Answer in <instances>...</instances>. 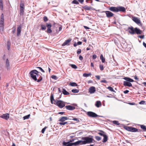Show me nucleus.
<instances>
[{
	"label": "nucleus",
	"instance_id": "f257e3e1",
	"mask_svg": "<svg viewBox=\"0 0 146 146\" xmlns=\"http://www.w3.org/2000/svg\"><path fill=\"white\" fill-rule=\"evenodd\" d=\"M39 72L36 70H34L31 71L29 74L31 77L35 81L37 80V82H39L41 81L42 79V77L38 74Z\"/></svg>",
	"mask_w": 146,
	"mask_h": 146
},
{
	"label": "nucleus",
	"instance_id": "f03ea898",
	"mask_svg": "<svg viewBox=\"0 0 146 146\" xmlns=\"http://www.w3.org/2000/svg\"><path fill=\"white\" fill-rule=\"evenodd\" d=\"M51 103H53V101L55 103V104L58 106L60 108H62L65 106L64 102L61 100L56 101L54 98L53 94L52 93L50 98Z\"/></svg>",
	"mask_w": 146,
	"mask_h": 146
},
{
	"label": "nucleus",
	"instance_id": "7ed1b4c3",
	"mask_svg": "<svg viewBox=\"0 0 146 146\" xmlns=\"http://www.w3.org/2000/svg\"><path fill=\"white\" fill-rule=\"evenodd\" d=\"M82 143L81 145H85L87 143H90L95 142V141L92 138L88 137H83L82 138Z\"/></svg>",
	"mask_w": 146,
	"mask_h": 146
},
{
	"label": "nucleus",
	"instance_id": "20e7f679",
	"mask_svg": "<svg viewBox=\"0 0 146 146\" xmlns=\"http://www.w3.org/2000/svg\"><path fill=\"white\" fill-rule=\"evenodd\" d=\"M125 129L127 131L132 132H136L138 131V129L137 128L131 127L126 126Z\"/></svg>",
	"mask_w": 146,
	"mask_h": 146
},
{
	"label": "nucleus",
	"instance_id": "39448f33",
	"mask_svg": "<svg viewBox=\"0 0 146 146\" xmlns=\"http://www.w3.org/2000/svg\"><path fill=\"white\" fill-rule=\"evenodd\" d=\"M87 114L89 117H94L98 116L101 117V116L98 115L92 111H88L87 112Z\"/></svg>",
	"mask_w": 146,
	"mask_h": 146
},
{
	"label": "nucleus",
	"instance_id": "423d86ee",
	"mask_svg": "<svg viewBox=\"0 0 146 146\" xmlns=\"http://www.w3.org/2000/svg\"><path fill=\"white\" fill-rule=\"evenodd\" d=\"M46 26L47 29L46 31L48 33H50L52 32V30L51 28L52 27V25L50 23H46Z\"/></svg>",
	"mask_w": 146,
	"mask_h": 146
},
{
	"label": "nucleus",
	"instance_id": "0eeeda50",
	"mask_svg": "<svg viewBox=\"0 0 146 146\" xmlns=\"http://www.w3.org/2000/svg\"><path fill=\"white\" fill-rule=\"evenodd\" d=\"M132 19L133 21L137 24H140V25H141V21L137 17H132Z\"/></svg>",
	"mask_w": 146,
	"mask_h": 146
},
{
	"label": "nucleus",
	"instance_id": "6e6552de",
	"mask_svg": "<svg viewBox=\"0 0 146 146\" xmlns=\"http://www.w3.org/2000/svg\"><path fill=\"white\" fill-rule=\"evenodd\" d=\"M128 30L129 32L131 34L133 35L135 33V28L134 29L132 26L128 27Z\"/></svg>",
	"mask_w": 146,
	"mask_h": 146
},
{
	"label": "nucleus",
	"instance_id": "1a4fd4ad",
	"mask_svg": "<svg viewBox=\"0 0 146 146\" xmlns=\"http://www.w3.org/2000/svg\"><path fill=\"white\" fill-rule=\"evenodd\" d=\"M106 14V17L108 18L113 17L114 15L113 14L109 11H105Z\"/></svg>",
	"mask_w": 146,
	"mask_h": 146
},
{
	"label": "nucleus",
	"instance_id": "9d476101",
	"mask_svg": "<svg viewBox=\"0 0 146 146\" xmlns=\"http://www.w3.org/2000/svg\"><path fill=\"white\" fill-rule=\"evenodd\" d=\"M6 68L8 70H10V67L9 64V61L8 59H7L6 60V64H5Z\"/></svg>",
	"mask_w": 146,
	"mask_h": 146
},
{
	"label": "nucleus",
	"instance_id": "9b49d317",
	"mask_svg": "<svg viewBox=\"0 0 146 146\" xmlns=\"http://www.w3.org/2000/svg\"><path fill=\"white\" fill-rule=\"evenodd\" d=\"M0 117L6 120H8L9 118V114L8 113H5L0 116Z\"/></svg>",
	"mask_w": 146,
	"mask_h": 146
},
{
	"label": "nucleus",
	"instance_id": "f8f14e48",
	"mask_svg": "<svg viewBox=\"0 0 146 146\" xmlns=\"http://www.w3.org/2000/svg\"><path fill=\"white\" fill-rule=\"evenodd\" d=\"M109 10L110 11L114 12H118V9H117V7H111L109 8Z\"/></svg>",
	"mask_w": 146,
	"mask_h": 146
},
{
	"label": "nucleus",
	"instance_id": "ddd939ff",
	"mask_svg": "<svg viewBox=\"0 0 146 146\" xmlns=\"http://www.w3.org/2000/svg\"><path fill=\"white\" fill-rule=\"evenodd\" d=\"M69 119L67 117H62L59 120V121L63 122Z\"/></svg>",
	"mask_w": 146,
	"mask_h": 146
},
{
	"label": "nucleus",
	"instance_id": "4468645a",
	"mask_svg": "<svg viewBox=\"0 0 146 146\" xmlns=\"http://www.w3.org/2000/svg\"><path fill=\"white\" fill-rule=\"evenodd\" d=\"M71 40V39H68L66 40L62 44V46H64L66 45H69V43L70 42Z\"/></svg>",
	"mask_w": 146,
	"mask_h": 146
},
{
	"label": "nucleus",
	"instance_id": "2eb2a0df",
	"mask_svg": "<svg viewBox=\"0 0 146 146\" xmlns=\"http://www.w3.org/2000/svg\"><path fill=\"white\" fill-rule=\"evenodd\" d=\"M66 108L67 110H72L75 108V107L70 105L66 106Z\"/></svg>",
	"mask_w": 146,
	"mask_h": 146
},
{
	"label": "nucleus",
	"instance_id": "dca6fc26",
	"mask_svg": "<svg viewBox=\"0 0 146 146\" xmlns=\"http://www.w3.org/2000/svg\"><path fill=\"white\" fill-rule=\"evenodd\" d=\"M21 31V27L19 26L17 29V36H19L20 34Z\"/></svg>",
	"mask_w": 146,
	"mask_h": 146
},
{
	"label": "nucleus",
	"instance_id": "f3484780",
	"mask_svg": "<svg viewBox=\"0 0 146 146\" xmlns=\"http://www.w3.org/2000/svg\"><path fill=\"white\" fill-rule=\"evenodd\" d=\"M127 81H124L123 82V84L125 86H132V84L130 82Z\"/></svg>",
	"mask_w": 146,
	"mask_h": 146
},
{
	"label": "nucleus",
	"instance_id": "a211bd4d",
	"mask_svg": "<svg viewBox=\"0 0 146 146\" xmlns=\"http://www.w3.org/2000/svg\"><path fill=\"white\" fill-rule=\"evenodd\" d=\"M117 9H118V12L119 11L124 12L125 11V8L123 7H117Z\"/></svg>",
	"mask_w": 146,
	"mask_h": 146
},
{
	"label": "nucleus",
	"instance_id": "6ab92c4d",
	"mask_svg": "<svg viewBox=\"0 0 146 146\" xmlns=\"http://www.w3.org/2000/svg\"><path fill=\"white\" fill-rule=\"evenodd\" d=\"M135 32L137 34H140L141 33L142 31L140 29L137 28H135Z\"/></svg>",
	"mask_w": 146,
	"mask_h": 146
},
{
	"label": "nucleus",
	"instance_id": "aec40b11",
	"mask_svg": "<svg viewBox=\"0 0 146 146\" xmlns=\"http://www.w3.org/2000/svg\"><path fill=\"white\" fill-rule=\"evenodd\" d=\"M4 22H0V31H3L4 28Z\"/></svg>",
	"mask_w": 146,
	"mask_h": 146
},
{
	"label": "nucleus",
	"instance_id": "412c9836",
	"mask_svg": "<svg viewBox=\"0 0 146 146\" xmlns=\"http://www.w3.org/2000/svg\"><path fill=\"white\" fill-rule=\"evenodd\" d=\"M82 143V140H79L76 142L73 143V145L77 146L79 145L80 144L81 145V143Z\"/></svg>",
	"mask_w": 146,
	"mask_h": 146
},
{
	"label": "nucleus",
	"instance_id": "4be33fe9",
	"mask_svg": "<svg viewBox=\"0 0 146 146\" xmlns=\"http://www.w3.org/2000/svg\"><path fill=\"white\" fill-rule=\"evenodd\" d=\"M95 106L97 108H99L101 106V103L100 101H97L95 104Z\"/></svg>",
	"mask_w": 146,
	"mask_h": 146
},
{
	"label": "nucleus",
	"instance_id": "5701e85b",
	"mask_svg": "<svg viewBox=\"0 0 146 146\" xmlns=\"http://www.w3.org/2000/svg\"><path fill=\"white\" fill-rule=\"evenodd\" d=\"M124 79L126 81L130 82H133V79L125 77L124 78Z\"/></svg>",
	"mask_w": 146,
	"mask_h": 146
},
{
	"label": "nucleus",
	"instance_id": "b1692460",
	"mask_svg": "<svg viewBox=\"0 0 146 146\" xmlns=\"http://www.w3.org/2000/svg\"><path fill=\"white\" fill-rule=\"evenodd\" d=\"M83 8L87 10H90L92 9V7L91 6H88L87 5L84 6Z\"/></svg>",
	"mask_w": 146,
	"mask_h": 146
},
{
	"label": "nucleus",
	"instance_id": "393cba45",
	"mask_svg": "<svg viewBox=\"0 0 146 146\" xmlns=\"http://www.w3.org/2000/svg\"><path fill=\"white\" fill-rule=\"evenodd\" d=\"M103 137H104V139H103V140L102 141V142L104 143H105L107 141L108 137L105 134L104 135V136H103Z\"/></svg>",
	"mask_w": 146,
	"mask_h": 146
},
{
	"label": "nucleus",
	"instance_id": "a878e982",
	"mask_svg": "<svg viewBox=\"0 0 146 146\" xmlns=\"http://www.w3.org/2000/svg\"><path fill=\"white\" fill-rule=\"evenodd\" d=\"M89 91H96V88L94 86L91 87L89 89Z\"/></svg>",
	"mask_w": 146,
	"mask_h": 146
},
{
	"label": "nucleus",
	"instance_id": "bb28decb",
	"mask_svg": "<svg viewBox=\"0 0 146 146\" xmlns=\"http://www.w3.org/2000/svg\"><path fill=\"white\" fill-rule=\"evenodd\" d=\"M100 58L102 60V62L103 63H104L105 62V58L103 57V55L102 54H101L100 55Z\"/></svg>",
	"mask_w": 146,
	"mask_h": 146
},
{
	"label": "nucleus",
	"instance_id": "cd10ccee",
	"mask_svg": "<svg viewBox=\"0 0 146 146\" xmlns=\"http://www.w3.org/2000/svg\"><path fill=\"white\" fill-rule=\"evenodd\" d=\"M91 75V74L90 73L88 74L84 73L83 74V76L84 77H88L90 76Z\"/></svg>",
	"mask_w": 146,
	"mask_h": 146
},
{
	"label": "nucleus",
	"instance_id": "c85d7f7f",
	"mask_svg": "<svg viewBox=\"0 0 146 146\" xmlns=\"http://www.w3.org/2000/svg\"><path fill=\"white\" fill-rule=\"evenodd\" d=\"M70 84L72 86H77V84L75 82H70Z\"/></svg>",
	"mask_w": 146,
	"mask_h": 146
},
{
	"label": "nucleus",
	"instance_id": "c756f323",
	"mask_svg": "<svg viewBox=\"0 0 146 146\" xmlns=\"http://www.w3.org/2000/svg\"><path fill=\"white\" fill-rule=\"evenodd\" d=\"M4 19L3 15V14H2L1 16V19L0 22H4Z\"/></svg>",
	"mask_w": 146,
	"mask_h": 146
},
{
	"label": "nucleus",
	"instance_id": "7c9ffc66",
	"mask_svg": "<svg viewBox=\"0 0 146 146\" xmlns=\"http://www.w3.org/2000/svg\"><path fill=\"white\" fill-rule=\"evenodd\" d=\"M36 68H37L38 69V70L39 71H41V72H44V70L40 67H35Z\"/></svg>",
	"mask_w": 146,
	"mask_h": 146
},
{
	"label": "nucleus",
	"instance_id": "2f4dec72",
	"mask_svg": "<svg viewBox=\"0 0 146 146\" xmlns=\"http://www.w3.org/2000/svg\"><path fill=\"white\" fill-rule=\"evenodd\" d=\"M24 8H20V14L21 15H22L23 14Z\"/></svg>",
	"mask_w": 146,
	"mask_h": 146
},
{
	"label": "nucleus",
	"instance_id": "473e14b6",
	"mask_svg": "<svg viewBox=\"0 0 146 146\" xmlns=\"http://www.w3.org/2000/svg\"><path fill=\"white\" fill-rule=\"evenodd\" d=\"M141 128L145 131H146V127L143 125H141Z\"/></svg>",
	"mask_w": 146,
	"mask_h": 146
},
{
	"label": "nucleus",
	"instance_id": "72a5a7b5",
	"mask_svg": "<svg viewBox=\"0 0 146 146\" xmlns=\"http://www.w3.org/2000/svg\"><path fill=\"white\" fill-rule=\"evenodd\" d=\"M30 116V114H29L27 115H26L23 117V119L25 120L29 118Z\"/></svg>",
	"mask_w": 146,
	"mask_h": 146
},
{
	"label": "nucleus",
	"instance_id": "f704fd0d",
	"mask_svg": "<svg viewBox=\"0 0 146 146\" xmlns=\"http://www.w3.org/2000/svg\"><path fill=\"white\" fill-rule=\"evenodd\" d=\"M20 8H24V3L21 2L20 4Z\"/></svg>",
	"mask_w": 146,
	"mask_h": 146
},
{
	"label": "nucleus",
	"instance_id": "c9c22d12",
	"mask_svg": "<svg viewBox=\"0 0 146 146\" xmlns=\"http://www.w3.org/2000/svg\"><path fill=\"white\" fill-rule=\"evenodd\" d=\"M101 132L98 133V134L102 136H104L105 134H104V132L103 131H101Z\"/></svg>",
	"mask_w": 146,
	"mask_h": 146
},
{
	"label": "nucleus",
	"instance_id": "e433bc0d",
	"mask_svg": "<svg viewBox=\"0 0 146 146\" xmlns=\"http://www.w3.org/2000/svg\"><path fill=\"white\" fill-rule=\"evenodd\" d=\"M113 123L116 125H119L120 124L119 123V122L117 121H113Z\"/></svg>",
	"mask_w": 146,
	"mask_h": 146
},
{
	"label": "nucleus",
	"instance_id": "4c0bfd02",
	"mask_svg": "<svg viewBox=\"0 0 146 146\" xmlns=\"http://www.w3.org/2000/svg\"><path fill=\"white\" fill-rule=\"evenodd\" d=\"M41 26V29L42 30L44 31L46 29V26L44 25H42Z\"/></svg>",
	"mask_w": 146,
	"mask_h": 146
},
{
	"label": "nucleus",
	"instance_id": "58836bf2",
	"mask_svg": "<svg viewBox=\"0 0 146 146\" xmlns=\"http://www.w3.org/2000/svg\"><path fill=\"white\" fill-rule=\"evenodd\" d=\"M72 3L74 4H79L78 2L77 1V0H74Z\"/></svg>",
	"mask_w": 146,
	"mask_h": 146
},
{
	"label": "nucleus",
	"instance_id": "ea45409f",
	"mask_svg": "<svg viewBox=\"0 0 146 146\" xmlns=\"http://www.w3.org/2000/svg\"><path fill=\"white\" fill-rule=\"evenodd\" d=\"M68 123L67 122H60L59 123V124L60 125H64Z\"/></svg>",
	"mask_w": 146,
	"mask_h": 146
},
{
	"label": "nucleus",
	"instance_id": "a19ab883",
	"mask_svg": "<svg viewBox=\"0 0 146 146\" xmlns=\"http://www.w3.org/2000/svg\"><path fill=\"white\" fill-rule=\"evenodd\" d=\"M96 139L98 141H99L101 139V138L98 136H96L95 137Z\"/></svg>",
	"mask_w": 146,
	"mask_h": 146
},
{
	"label": "nucleus",
	"instance_id": "79ce46f5",
	"mask_svg": "<svg viewBox=\"0 0 146 146\" xmlns=\"http://www.w3.org/2000/svg\"><path fill=\"white\" fill-rule=\"evenodd\" d=\"M107 88L111 91H115L111 87L109 86Z\"/></svg>",
	"mask_w": 146,
	"mask_h": 146
},
{
	"label": "nucleus",
	"instance_id": "37998d69",
	"mask_svg": "<svg viewBox=\"0 0 146 146\" xmlns=\"http://www.w3.org/2000/svg\"><path fill=\"white\" fill-rule=\"evenodd\" d=\"M71 67L74 69H76L77 68V66L76 65L74 64H71Z\"/></svg>",
	"mask_w": 146,
	"mask_h": 146
},
{
	"label": "nucleus",
	"instance_id": "c03bdc74",
	"mask_svg": "<svg viewBox=\"0 0 146 146\" xmlns=\"http://www.w3.org/2000/svg\"><path fill=\"white\" fill-rule=\"evenodd\" d=\"M0 7L1 10H2L3 9V3H0Z\"/></svg>",
	"mask_w": 146,
	"mask_h": 146
},
{
	"label": "nucleus",
	"instance_id": "a18cd8bd",
	"mask_svg": "<svg viewBox=\"0 0 146 146\" xmlns=\"http://www.w3.org/2000/svg\"><path fill=\"white\" fill-rule=\"evenodd\" d=\"M72 119L78 122H79V119H77V118H73V119Z\"/></svg>",
	"mask_w": 146,
	"mask_h": 146
},
{
	"label": "nucleus",
	"instance_id": "49530a36",
	"mask_svg": "<svg viewBox=\"0 0 146 146\" xmlns=\"http://www.w3.org/2000/svg\"><path fill=\"white\" fill-rule=\"evenodd\" d=\"M10 48V43L8 41L7 42V48L8 50H9Z\"/></svg>",
	"mask_w": 146,
	"mask_h": 146
},
{
	"label": "nucleus",
	"instance_id": "de8ad7c7",
	"mask_svg": "<svg viewBox=\"0 0 146 146\" xmlns=\"http://www.w3.org/2000/svg\"><path fill=\"white\" fill-rule=\"evenodd\" d=\"M43 19H44V21L45 22H46L48 20V18H47V17H46V16H45L44 17Z\"/></svg>",
	"mask_w": 146,
	"mask_h": 146
},
{
	"label": "nucleus",
	"instance_id": "09e8293b",
	"mask_svg": "<svg viewBox=\"0 0 146 146\" xmlns=\"http://www.w3.org/2000/svg\"><path fill=\"white\" fill-rule=\"evenodd\" d=\"M145 101H144L142 100L140 102L139 104H144L145 103Z\"/></svg>",
	"mask_w": 146,
	"mask_h": 146
},
{
	"label": "nucleus",
	"instance_id": "8fccbe9b",
	"mask_svg": "<svg viewBox=\"0 0 146 146\" xmlns=\"http://www.w3.org/2000/svg\"><path fill=\"white\" fill-rule=\"evenodd\" d=\"M51 78L54 80H56L57 79V77L55 75H52L51 76Z\"/></svg>",
	"mask_w": 146,
	"mask_h": 146
},
{
	"label": "nucleus",
	"instance_id": "3c124183",
	"mask_svg": "<svg viewBox=\"0 0 146 146\" xmlns=\"http://www.w3.org/2000/svg\"><path fill=\"white\" fill-rule=\"evenodd\" d=\"M72 145H73V143H70V142H68V143L67 146H72Z\"/></svg>",
	"mask_w": 146,
	"mask_h": 146
},
{
	"label": "nucleus",
	"instance_id": "603ef678",
	"mask_svg": "<svg viewBox=\"0 0 146 146\" xmlns=\"http://www.w3.org/2000/svg\"><path fill=\"white\" fill-rule=\"evenodd\" d=\"M46 128V127H45L44 128H43L42 129V131H41V132L42 133H44Z\"/></svg>",
	"mask_w": 146,
	"mask_h": 146
},
{
	"label": "nucleus",
	"instance_id": "864d4df0",
	"mask_svg": "<svg viewBox=\"0 0 146 146\" xmlns=\"http://www.w3.org/2000/svg\"><path fill=\"white\" fill-rule=\"evenodd\" d=\"M100 68L101 70H103L104 69L103 66L102 65H100Z\"/></svg>",
	"mask_w": 146,
	"mask_h": 146
},
{
	"label": "nucleus",
	"instance_id": "5fc2aeb1",
	"mask_svg": "<svg viewBox=\"0 0 146 146\" xmlns=\"http://www.w3.org/2000/svg\"><path fill=\"white\" fill-rule=\"evenodd\" d=\"M12 29V33L13 34H14L15 33L16 31V28L15 27H13Z\"/></svg>",
	"mask_w": 146,
	"mask_h": 146
},
{
	"label": "nucleus",
	"instance_id": "6e6d98bb",
	"mask_svg": "<svg viewBox=\"0 0 146 146\" xmlns=\"http://www.w3.org/2000/svg\"><path fill=\"white\" fill-rule=\"evenodd\" d=\"M63 94L64 95H68L70 94L68 92H62Z\"/></svg>",
	"mask_w": 146,
	"mask_h": 146
},
{
	"label": "nucleus",
	"instance_id": "4d7b16f0",
	"mask_svg": "<svg viewBox=\"0 0 146 146\" xmlns=\"http://www.w3.org/2000/svg\"><path fill=\"white\" fill-rule=\"evenodd\" d=\"M81 52V49H78L77 51V54H79Z\"/></svg>",
	"mask_w": 146,
	"mask_h": 146
},
{
	"label": "nucleus",
	"instance_id": "13d9d810",
	"mask_svg": "<svg viewBox=\"0 0 146 146\" xmlns=\"http://www.w3.org/2000/svg\"><path fill=\"white\" fill-rule=\"evenodd\" d=\"M68 142H64L63 143V144L64 145L67 146L68 144Z\"/></svg>",
	"mask_w": 146,
	"mask_h": 146
},
{
	"label": "nucleus",
	"instance_id": "bf43d9fd",
	"mask_svg": "<svg viewBox=\"0 0 146 146\" xmlns=\"http://www.w3.org/2000/svg\"><path fill=\"white\" fill-rule=\"evenodd\" d=\"M79 58L80 60H82L83 59V57L82 56L80 55L79 57Z\"/></svg>",
	"mask_w": 146,
	"mask_h": 146
},
{
	"label": "nucleus",
	"instance_id": "052dcab7",
	"mask_svg": "<svg viewBox=\"0 0 146 146\" xmlns=\"http://www.w3.org/2000/svg\"><path fill=\"white\" fill-rule=\"evenodd\" d=\"M78 0L81 3H82L84 1V0Z\"/></svg>",
	"mask_w": 146,
	"mask_h": 146
},
{
	"label": "nucleus",
	"instance_id": "680f3d73",
	"mask_svg": "<svg viewBox=\"0 0 146 146\" xmlns=\"http://www.w3.org/2000/svg\"><path fill=\"white\" fill-rule=\"evenodd\" d=\"M97 57L96 55H93V58L94 59H95Z\"/></svg>",
	"mask_w": 146,
	"mask_h": 146
},
{
	"label": "nucleus",
	"instance_id": "e2e57ef3",
	"mask_svg": "<svg viewBox=\"0 0 146 146\" xmlns=\"http://www.w3.org/2000/svg\"><path fill=\"white\" fill-rule=\"evenodd\" d=\"M96 77L98 79L100 80V76H96Z\"/></svg>",
	"mask_w": 146,
	"mask_h": 146
},
{
	"label": "nucleus",
	"instance_id": "0e129e2a",
	"mask_svg": "<svg viewBox=\"0 0 146 146\" xmlns=\"http://www.w3.org/2000/svg\"><path fill=\"white\" fill-rule=\"evenodd\" d=\"M82 42H80V41H78L77 42V44L79 45H81L82 44Z\"/></svg>",
	"mask_w": 146,
	"mask_h": 146
},
{
	"label": "nucleus",
	"instance_id": "69168bd1",
	"mask_svg": "<svg viewBox=\"0 0 146 146\" xmlns=\"http://www.w3.org/2000/svg\"><path fill=\"white\" fill-rule=\"evenodd\" d=\"M101 82H104V83H106L107 81L106 80H102L101 81Z\"/></svg>",
	"mask_w": 146,
	"mask_h": 146
},
{
	"label": "nucleus",
	"instance_id": "338daca9",
	"mask_svg": "<svg viewBox=\"0 0 146 146\" xmlns=\"http://www.w3.org/2000/svg\"><path fill=\"white\" fill-rule=\"evenodd\" d=\"M64 112H59L58 113L59 114H62V115L64 114Z\"/></svg>",
	"mask_w": 146,
	"mask_h": 146
},
{
	"label": "nucleus",
	"instance_id": "774afa93",
	"mask_svg": "<svg viewBox=\"0 0 146 146\" xmlns=\"http://www.w3.org/2000/svg\"><path fill=\"white\" fill-rule=\"evenodd\" d=\"M143 46L146 48V44L145 42H143Z\"/></svg>",
	"mask_w": 146,
	"mask_h": 146
}]
</instances>
